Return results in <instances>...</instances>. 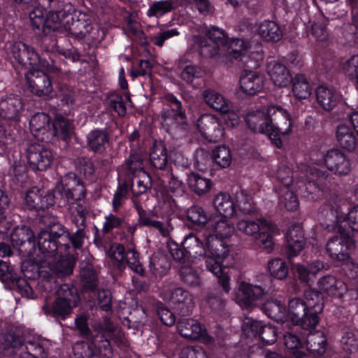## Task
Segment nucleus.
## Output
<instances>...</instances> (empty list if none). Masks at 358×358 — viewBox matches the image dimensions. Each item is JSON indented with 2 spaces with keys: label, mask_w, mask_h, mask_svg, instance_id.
Instances as JSON below:
<instances>
[{
  "label": "nucleus",
  "mask_w": 358,
  "mask_h": 358,
  "mask_svg": "<svg viewBox=\"0 0 358 358\" xmlns=\"http://www.w3.org/2000/svg\"><path fill=\"white\" fill-rule=\"evenodd\" d=\"M245 121L251 131L267 135L278 148L282 145V140L292 134L294 127L290 114L277 104L250 110L245 114Z\"/></svg>",
  "instance_id": "obj_1"
},
{
  "label": "nucleus",
  "mask_w": 358,
  "mask_h": 358,
  "mask_svg": "<svg viewBox=\"0 0 358 358\" xmlns=\"http://www.w3.org/2000/svg\"><path fill=\"white\" fill-rule=\"evenodd\" d=\"M206 36V38L195 37L200 53L205 57H215L220 55L226 47L234 58L241 59L250 47V43L243 39L231 38L228 41L224 31L215 27L208 29Z\"/></svg>",
  "instance_id": "obj_2"
},
{
  "label": "nucleus",
  "mask_w": 358,
  "mask_h": 358,
  "mask_svg": "<svg viewBox=\"0 0 358 358\" xmlns=\"http://www.w3.org/2000/svg\"><path fill=\"white\" fill-rule=\"evenodd\" d=\"M205 241L206 268L218 278L223 290L229 293L231 289L230 276L228 268L223 264L229 257V246L222 240L215 238L213 236L205 237Z\"/></svg>",
  "instance_id": "obj_3"
},
{
  "label": "nucleus",
  "mask_w": 358,
  "mask_h": 358,
  "mask_svg": "<svg viewBox=\"0 0 358 358\" xmlns=\"http://www.w3.org/2000/svg\"><path fill=\"white\" fill-rule=\"evenodd\" d=\"M236 229L246 236H252L256 247L268 253L273 249V236L278 234V231L273 222L264 218L257 220L242 219L236 223Z\"/></svg>",
  "instance_id": "obj_4"
},
{
  "label": "nucleus",
  "mask_w": 358,
  "mask_h": 358,
  "mask_svg": "<svg viewBox=\"0 0 358 358\" xmlns=\"http://www.w3.org/2000/svg\"><path fill=\"white\" fill-rule=\"evenodd\" d=\"M319 214L322 225L329 231H336L350 236L353 231H358V206L345 215L340 208L325 205L320 208Z\"/></svg>",
  "instance_id": "obj_5"
},
{
  "label": "nucleus",
  "mask_w": 358,
  "mask_h": 358,
  "mask_svg": "<svg viewBox=\"0 0 358 358\" xmlns=\"http://www.w3.org/2000/svg\"><path fill=\"white\" fill-rule=\"evenodd\" d=\"M49 69L41 65L33 66L25 74L27 85L32 94L46 99L59 96L54 91L50 74L57 71V68L48 62Z\"/></svg>",
  "instance_id": "obj_6"
},
{
  "label": "nucleus",
  "mask_w": 358,
  "mask_h": 358,
  "mask_svg": "<svg viewBox=\"0 0 358 358\" xmlns=\"http://www.w3.org/2000/svg\"><path fill=\"white\" fill-rule=\"evenodd\" d=\"M68 236V230L62 225H55L50 229L41 230L37 237V243L40 252L44 255L49 264L56 259L58 252L64 251L61 249L62 238Z\"/></svg>",
  "instance_id": "obj_7"
},
{
  "label": "nucleus",
  "mask_w": 358,
  "mask_h": 358,
  "mask_svg": "<svg viewBox=\"0 0 358 358\" xmlns=\"http://www.w3.org/2000/svg\"><path fill=\"white\" fill-rule=\"evenodd\" d=\"M58 259L52 260L49 264L46 260L40 262L38 272L39 276L42 278L39 287H50V283L48 280L52 275L56 274L63 277L70 275L73 272V260L71 256L66 254V252L62 251L58 252Z\"/></svg>",
  "instance_id": "obj_8"
},
{
  "label": "nucleus",
  "mask_w": 358,
  "mask_h": 358,
  "mask_svg": "<svg viewBox=\"0 0 358 358\" xmlns=\"http://www.w3.org/2000/svg\"><path fill=\"white\" fill-rule=\"evenodd\" d=\"M77 358H110L113 352L110 342L102 334H97L90 343H77L73 347Z\"/></svg>",
  "instance_id": "obj_9"
},
{
  "label": "nucleus",
  "mask_w": 358,
  "mask_h": 358,
  "mask_svg": "<svg viewBox=\"0 0 358 358\" xmlns=\"http://www.w3.org/2000/svg\"><path fill=\"white\" fill-rule=\"evenodd\" d=\"M9 54L16 63L29 69L37 65L49 69L48 61L41 59L32 47L23 42H14L9 48Z\"/></svg>",
  "instance_id": "obj_10"
},
{
  "label": "nucleus",
  "mask_w": 358,
  "mask_h": 358,
  "mask_svg": "<svg viewBox=\"0 0 358 358\" xmlns=\"http://www.w3.org/2000/svg\"><path fill=\"white\" fill-rule=\"evenodd\" d=\"M340 236L330 238L326 245V250L331 260L338 264H344L350 258L348 250L355 248V241L350 235L340 234Z\"/></svg>",
  "instance_id": "obj_11"
},
{
  "label": "nucleus",
  "mask_w": 358,
  "mask_h": 358,
  "mask_svg": "<svg viewBox=\"0 0 358 358\" xmlns=\"http://www.w3.org/2000/svg\"><path fill=\"white\" fill-rule=\"evenodd\" d=\"M43 6H48L51 10L46 15L43 27V32L48 35L52 31H64V23L65 20L62 16L65 10H60L62 7L59 0H38Z\"/></svg>",
  "instance_id": "obj_12"
},
{
  "label": "nucleus",
  "mask_w": 358,
  "mask_h": 358,
  "mask_svg": "<svg viewBox=\"0 0 358 358\" xmlns=\"http://www.w3.org/2000/svg\"><path fill=\"white\" fill-rule=\"evenodd\" d=\"M196 128L201 134L209 141H220L224 135V130L219 118L213 114L201 115L197 120Z\"/></svg>",
  "instance_id": "obj_13"
},
{
  "label": "nucleus",
  "mask_w": 358,
  "mask_h": 358,
  "mask_svg": "<svg viewBox=\"0 0 358 358\" xmlns=\"http://www.w3.org/2000/svg\"><path fill=\"white\" fill-rule=\"evenodd\" d=\"M323 175L322 172L315 166H309L308 177L303 175L299 181L296 183L294 189L301 190L303 196L310 200H317L323 196V189L315 182Z\"/></svg>",
  "instance_id": "obj_14"
},
{
  "label": "nucleus",
  "mask_w": 358,
  "mask_h": 358,
  "mask_svg": "<svg viewBox=\"0 0 358 358\" xmlns=\"http://www.w3.org/2000/svg\"><path fill=\"white\" fill-rule=\"evenodd\" d=\"M265 294L264 289L259 285L241 281L234 296V300L240 306L250 308Z\"/></svg>",
  "instance_id": "obj_15"
},
{
  "label": "nucleus",
  "mask_w": 358,
  "mask_h": 358,
  "mask_svg": "<svg viewBox=\"0 0 358 358\" xmlns=\"http://www.w3.org/2000/svg\"><path fill=\"white\" fill-rule=\"evenodd\" d=\"M26 156L30 168L34 171L46 170L53 160L52 151L39 144L29 145Z\"/></svg>",
  "instance_id": "obj_16"
},
{
  "label": "nucleus",
  "mask_w": 358,
  "mask_h": 358,
  "mask_svg": "<svg viewBox=\"0 0 358 358\" xmlns=\"http://www.w3.org/2000/svg\"><path fill=\"white\" fill-rule=\"evenodd\" d=\"M62 16L65 20L64 31L76 36H83L90 31V20L85 13L74 10L71 13H64Z\"/></svg>",
  "instance_id": "obj_17"
},
{
  "label": "nucleus",
  "mask_w": 358,
  "mask_h": 358,
  "mask_svg": "<svg viewBox=\"0 0 358 358\" xmlns=\"http://www.w3.org/2000/svg\"><path fill=\"white\" fill-rule=\"evenodd\" d=\"M327 168L338 176H345L351 171L349 157L339 149H331L324 156Z\"/></svg>",
  "instance_id": "obj_18"
},
{
  "label": "nucleus",
  "mask_w": 358,
  "mask_h": 358,
  "mask_svg": "<svg viewBox=\"0 0 358 358\" xmlns=\"http://www.w3.org/2000/svg\"><path fill=\"white\" fill-rule=\"evenodd\" d=\"M166 103L162 112V124L169 127L175 122H181L185 118V113L182 110L181 102L173 94H166L164 97Z\"/></svg>",
  "instance_id": "obj_19"
},
{
  "label": "nucleus",
  "mask_w": 358,
  "mask_h": 358,
  "mask_svg": "<svg viewBox=\"0 0 358 358\" xmlns=\"http://www.w3.org/2000/svg\"><path fill=\"white\" fill-rule=\"evenodd\" d=\"M178 330L182 337L189 339H201L203 342H211L206 328L197 320L192 318L180 320L178 322Z\"/></svg>",
  "instance_id": "obj_20"
},
{
  "label": "nucleus",
  "mask_w": 358,
  "mask_h": 358,
  "mask_svg": "<svg viewBox=\"0 0 358 358\" xmlns=\"http://www.w3.org/2000/svg\"><path fill=\"white\" fill-rule=\"evenodd\" d=\"M303 301L310 315V318L305 320L306 324L317 325L319 322L318 314L323 310L321 294L315 289H308L304 293V301Z\"/></svg>",
  "instance_id": "obj_21"
},
{
  "label": "nucleus",
  "mask_w": 358,
  "mask_h": 358,
  "mask_svg": "<svg viewBox=\"0 0 358 358\" xmlns=\"http://www.w3.org/2000/svg\"><path fill=\"white\" fill-rule=\"evenodd\" d=\"M309 166L301 164L294 172L286 165L280 166L276 171V178L284 186L283 189H289L296 187V183L299 181L303 175L308 177Z\"/></svg>",
  "instance_id": "obj_22"
},
{
  "label": "nucleus",
  "mask_w": 358,
  "mask_h": 358,
  "mask_svg": "<svg viewBox=\"0 0 358 358\" xmlns=\"http://www.w3.org/2000/svg\"><path fill=\"white\" fill-rule=\"evenodd\" d=\"M303 301L295 298L289 301L287 310V320H290L293 324L301 325L303 329H312L316 325L306 324L305 320L310 318V313L306 308Z\"/></svg>",
  "instance_id": "obj_23"
},
{
  "label": "nucleus",
  "mask_w": 358,
  "mask_h": 358,
  "mask_svg": "<svg viewBox=\"0 0 358 358\" xmlns=\"http://www.w3.org/2000/svg\"><path fill=\"white\" fill-rule=\"evenodd\" d=\"M61 185L66 199L80 201L85 196V188L83 182L74 173H69L62 178Z\"/></svg>",
  "instance_id": "obj_24"
},
{
  "label": "nucleus",
  "mask_w": 358,
  "mask_h": 358,
  "mask_svg": "<svg viewBox=\"0 0 358 358\" xmlns=\"http://www.w3.org/2000/svg\"><path fill=\"white\" fill-rule=\"evenodd\" d=\"M229 218V217H221L218 215L210 217L208 227L213 234L212 236L215 238L222 240L231 237L234 234V224Z\"/></svg>",
  "instance_id": "obj_25"
},
{
  "label": "nucleus",
  "mask_w": 358,
  "mask_h": 358,
  "mask_svg": "<svg viewBox=\"0 0 358 358\" xmlns=\"http://www.w3.org/2000/svg\"><path fill=\"white\" fill-rule=\"evenodd\" d=\"M30 130L32 134L39 141H48L52 136L50 126V117L43 113L33 115L29 121Z\"/></svg>",
  "instance_id": "obj_26"
},
{
  "label": "nucleus",
  "mask_w": 358,
  "mask_h": 358,
  "mask_svg": "<svg viewBox=\"0 0 358 358\" xmlns=\"http://www.w3.org/2000/svg\"><path fill=\"white\" fill-rule=\"evenodd\" d=\"M173 308L182 314H188L194 307L193 297L181 288H176L169 295L164 296Z\"/></svg>",
  "instance_id": "obj_27"
},
{
  "label": "nucleus",
  "mask_w": 358,
  "mask_h": 358,
  "mask_svg": "<svg viewBox=\"0 0 358 358\" xmlns=\"http://www.w3.org/2000/svg\"><path fill=\"white\" fill-rule=\"evenodd\" d=\"M267 73L273 85L278 87H287L293 79L288 69L276 62L268 64Z\"/></svg>",
  "instance_id": "obj_28"
},
{
  "label": "nucleus",
  "mask_w": 358,
  "mask_h": 358,
  "mask_svg": "<svg viewBox=\"0 0 358 358\" xmlns=\"http://www.w3.org/2000/svg\"><path fill=\"white\" fill-rule=\"evenodd\" d=\"M287 255L291 257L296 256L303 248L305 241L302 227L300 225H292L287 231Z\"/></svg>",
  "instance_id": "obj_29"
},
{
  "label": "nucleus",
  "mask_w": 358,
  "mask_h": 358,
  "mask_svg": "<svg viewBox=\"0 0 358 358\" xmlns=\"http://www.w3.org/2000/svg\"><path fill=\"white\" fill-rule=\"evenodd\" d=\"M23 108L21 99L17 95H10L0 99V117L17 120Z\"/></svg>",
  "instance_id": "obj_30"
},
{
  "label": "nucleus",
  "mask_w": 358,
  "mask_h": 358,
  "mask_svg": "<svg viewBox=\"0 0 358 358\" xmlns=\"http://www.w3.org/2000/svg\"><path fill=\"white\" fill-rule=\"evenodd\" d=\"M141 175L144 178L146 172L143 168V159L138 153L131 154L125 163L122 166L120 177L124 179L130 180L133 177Z\"/></svg>",
  "instance_id": "obj_31"
},
{
  "label": "nucleus",
  "mask_w": 358,
  "mask_h": 358,
  "mask_svg": "<svg viewBox=\"0 0 358 358\" xmlns=\"http://www.w3.org/2000/svg\"><path fill=\"white\" fill-rule=\"evenodd\" d=\"M317 284L322 291L334 297L341 298L348 291L345 283L333 275H326L321 278Z\"/></svg>",
  "instance_id": "obj_32"
},
{
  "label": "nucleus",
  "mask_w": 358,
  "mask_h": 358,
  "mask_svg": "<svg viewBox=\"0 0 358 358\" xmlns=\"http://www.w3.org/2000/svg\"><path fill=\"white\" fill-rule=\"evenodd\" d=\"M213 204L219 216L233 217L236 214L235 199L229 194L223 192L217 194L213 198Z\"/></svg>",
  "instance_id": "obj_33"
},
{
  "label": "nucleus",
  "mask_w": 358,
  "mask_h": 358,
  "mask_svg": "<svg viewBox=\"0 0 358 358\" xmlns=\"http://www.w3.org/2000/svg\"><path fill=\"white\" fill-rule=\"evenodd\" d=\"M182 247L189 257H204L206 245L205 238H201L199 234L190 233L182 241Z\"/></svg>",
  "instance_id": "obj_34"
},
{
  "label": "nucleus",
  "mask_w": 358,
  "mask_h": 358,
  "mask_svg": "<svg viewBox=\"0 0 358 358\" xmlns=\"http://www.w3.org/2000/svg\"><path fill=\"white\" fill-rule=\"evenodd\" d=\"M240 87L246 94L254 95L264 87L263 78L254 71H245L240 78Z\"/></svg>",
  "instance_id": "obj_35"
},
{
  "label": "nucleus",
  "mask_w": 358,
  "mask_h": 358,
  "mask_svg": "<svg viewBox=\"0 0 358 358\" xmlns=\"http://www.w3.org/2000/svg\"><path fill=\"white\" fill-rule=\"evenodd\" d=\"M265 314L275 321H287V309L282 297L271 298L265 301L262 308Z\"/></svg>",
  "instance_id": "obj_36"
},
{
  "label": "nucleus",
  "mask_w": 358,
  "mask_h": 358,
  "mask_svg": "<svg viewBox=\"0 0 358 358\" xmlns=\"http://www.w3.org/2000/svg\"><path fill=\"white\" fill-rule=\"evenodd\" d=\"M203 98L205 103L210 108L220 113L228 112L231 108V102L222 94L212 89H207L203 92Z\"/></svg>",
  "instance_id": "obj_37"
},
{
  "label": "nucleus",
  "mask_w": 358,
  "mask_h": 358,
  "mask_svg": "<svg viewBox=\"0 0 358 358\" xmlns=\"http://www.w3.org/2000/svg\"><path fill=\"white\" fill-rule=\"evenodd\" d=\"M109 135L103 130L94 129L87 135V145L89 149L96 153L103 152L109 145Z\"/></svg>",
  "instance_id": "obj_38"
},
{
  "label": "nucleus",
  "mask_w": 358,
  "mask_h": 358,
  "mask_svg": "<svg viewBox=\"0 0 358 358\" xmlns=\"http://www.w3.org/2000/svg\"><path fill=\"white\" fill-rule=\"evenodd\" d=\"M326 269V264L321 261H315L311 264L295 265L296 273L301 282L309 284L321 271Z\"/></svg>",
  "instance_id": "obj_39"
},
{
  "label": "nucleus",
  "mask_w": 358,
  "mask_h": 358,
  "mask_svg": "<svg viewBox=\"0 0 358 358\" xmlns=\"http://www.w3.org/2000/svg\"><path fill=\"white\" fill-rule=\"evenodd\" d=\"M327 340L320 331H310L306 338V348L313 355L321 356L326 350Z\"/></svg>",
  "instance_id": "obj_40"
},
{
  "label": "nucleus",
  "mask_w": 358,
  "mask_h": 358,
  "mask_svg": "<svg viewBox=\"0 0 358 358\" xmlns=\"http://www.w3.org/2000/svg\"><path fill=\"white\" fill-rule=\"evenodd\" d=\"M317 103L326 110H331L338 101V95L336 92L324 85H320L315 90Z\"/></svg>",
  "instance_id": "obj_41"
},
{
  "label": "nucleus",
  "mask_w": 358,
  "mask_h": 358,
  "mask_svg": "<svg viewBox=\"0 0 358 358\" xmlns=\"http://www.w3.org/2000/svg\"><path fill=\"white\" fill-rule=\"evenodd\" d=\"M57 297L58 298V303L64 301L65 302L66 309H73L76 307L78 302V295L76 288L69 284H62L57 289Z\"/></svg>",
  "instance_id": "obj_42"
},
{
  "label": "nucleus",
  "mask_w": 358,
  "mask_h": 358,
  "mask_svg": "<svg viewBox=\"0 0 358 358\" xmlns=\"http://www.w3.org/2000/svg\"><path fill=\"white\" fill-rule=\"evenodd\" d=\"M257 33L266 41H278L282 36V32L278 25L269 20L262 22L257 29Z\"/></svg>",
  "instance_id": "obj_43"
},
{
  "label": "nucleus",
  "mask_w": 358,
  "mask_h": 358,
  "mask_svg": "<svg viewBox=\"0 0 358 358\" xmlns=\"http://www.w3.org/2000/svg\"><path fill=\"white\" fill-rule=\"evenodd\" d=\"M336 139L341 148L353 151L356 147V138L352 129L345 124H340L336 130Z\"/></svg>",
  "instance_id": "obj_44"
},
{
  "label": "nucleus",
  "mask_w": 358,
  "mask_h": 358,
  "mask_svg": "<svg viewBox=\"0 0 358 358\" xmlns=\"http://www.w3.org/2000/svg\"><path fill=\"white\" fill-rule=\"evenodd\" d=\"M43 288L44 292L42 294V296L45 299V303L42 306V308L46 315L64 316L71 312L72 309H64L65 308V301L58 303V298L57 297L54 301H52L50 299H49L48 293L47 292V289L49 287Z\"/></svg>",
  "instance_id": "obj_45"
},
{
  "label": "nucleus",
  "mask_w": 358,
  "mask_h": 358,
  "mask_svg": "<svg viewBox=\"0 0 358 358\" xmlns=\"http://www.w3.org/2000/svg\"><path fill=\"white\" fill-rule=\"evenodd\" d=\"M150 161L157 169H163L168 163L166 150L162 142H155L150 152Z\"/></svg>",
  "instance_id": "obj_46"
},
{
  "label": "nucleus",
  "mask_w": 358,
  "mask_h": 358,
  "mask_svg": "<svg viewBox=\"0 0 358 358\" xmlns=\"http://www.w3.org/2000/svg\"><path fill=\"white\" fill-rule=\"evenodd\" d=\"M292 92L297 99H306L312 94V87L305 76L297 74L292 80Z\"/></svg>",
  "instance_id": "obj_47"
},
{
  "label": "nucleus",
  "mask_w": 358,
  "mask_h": 358,
  "mask_svg": "<svg viewBox=\"0 0 358 358\" xmlns=\"http://www.w3.org/2000/svg\"><path fill=\"white\" fill-rule=\"evenodd\" d=\"M178 0H160L152 2L147 11L148 17H160L172 11Z\"/></svg>",
  "instance_id": "obj_48"
},
{
  "label": "nucleus",
  "mask_w": 358,
  "mask_h": 358,
  "mask_svg": "<svg viewBox=\"0 0 358 358\" xmlns=\"http://www.w3.org/2000/svg\"><path fill=\"white\" fill-rule=\"evenodd\" d=\"M187 182L190 189L199 195L209 192L212 185L210 179L194 173L188 176Z\"/></svg>",
  "instance_id": "obj_49"
},
{
  "label": "nucleus",
  "mask_w": 358,
  "mask_h": 358,
  "mask_svg": "<svg viewBox=\"0 0 358 358\" xmlns=\"http://www.w3.org/2000/svg\"><path fill=\"white\" fill-rule=\"evenodd\" d=\"M73 132V124L67 119L57 116L53 124V129L52 130V136L55 135L57 137L66 140Z\"/></svg>",
  "instance_id": "obj_50"
},
{
  "label": "nucleus",
  "mask_w": 358,
  "mask_h": 358,
  "mask_svg": "<svg viewBox=\"0 0 358 358\" xmlns=\"http://www.w3.org/2000/svg\"><path fill=\"white\" fill-rule=\"evenodd\" d=\"M298 189L292 187L289 189H282V195L279 197L280 203L288 211H294L298 209L299 202L295 193Z\"/></svg>",
  "instance_id": "obj_51"
},
{
  "label": "nucleus",
  "mask_w": 358,
  "mask_h": 358,
  "mask_svg": "<svg viewBox=\"0 0 358 358\" xmlns=\"http://www.w3.org/2000/svg\"><path fill=\"white\" fill-rule=\"evenodd\" d=\"M284 343L296 357L302 358L305 355L303 344L296 335L290 333L285 334Z\"/></svg>",
  "instance_id": "obj_52"
},
{
  "label": "nucleus",
  "mask_w": 358,
  "mask_h": 358,
  "mask_svg": "<svg viewBox=\"0 0 358 358\" xmlns=\"http://www.w3.org/2000/svg\"><path fill=\"white\" fill-rule=\"evenodd\" d=\"M26 352L22 358H45V350L43 343L39 341H28L25 345Z\"/></svg>",
  "instance_id": "obj_53"
},
{
  "label": "nucleus",
  "mask_w": 358,
  "mask_h": 358,
  "mask_svg": "<svg viewBox=\"0 0 358 358\" xmlns=\"http://www.w3.org/2000/svg\"><path fill=\"white\" fill-rule=\"evenodd\" d=\"M85 237V232L83 228L78 229L72 236H70L68 231V236L62 238L63 243H61V249H63L64 252H67L70 243H71L76 249L80 248L83 246Z\"/></svg>",
  "instance_id": "obj_54"
},
{
  "label": "nucleus",
  "mask_w": 358,
  "mask_h": 358,
  "mask_svg": "<svg viewBox=\"0 0 358 358\" xmlns=\"http://www.w3.org/2000/svg\"><path fill=\"white\" fill-rule=\"evenodd\" d=\"M268 267L271 275L280 280L286 278L289 273L286 263L280 258L269 261Z\"/></svg>",
  "instance_id": "obj_55"
},
{
  "label": "nucleus",
  "mask_w": 358,
  "mask_h": 358,
  "mask_svg": "<svg viewBox=\"0 0 358 358\" xmlns=\"http://www.w3.org/2000/svg\"><path fill=\"white\" fill-rule=\"evenodd\" d=\"M187 217L189 221L198 226H204L209 222L208 216L205 210L200 206H194L188 208Z\"/></svg>",
  "instance_id": "obj_56"
},
{
  "label": "nucleus",
  "mask_w": 358,
  "mask_h": 358,
  "mask_svg": "<svg viewBox=\"0 0 358 358\" xmlns=\"http://www.w3.org/2000/svg\"><path fill=\"white\" fill-rule=\"evenodd\" d=\"M236 209L239 208L244 213H251L255 210V204L251 196L244 191L237 193L235 198Z\"/></svg>",
  "instance_id": "obj_57"
},
{
  "label": "nucleus",
  "mask_w": 358,
  "mask_h": 358,
  "mask_svg": "<svg viewBox=\"0 0 358 358\" xmlns=\"http://www.w3.org/2000/svg\"><path fill=\"white\" fill-rule=\"evenodd\" d=\"M215 162L222 168L228 167L231 162V155L229 150L225 146H218L213 151Z\"/></svg>",
  "instance_id": "obj_58"
},
{
  "label": "nucleus",
  "mask_w": 358,
  "mask_h": 358,
  "mask_svg": "<svg viewBox=\"0 0 358 358\" xmlns=\"http://www.w3.org/2000/svg\"><path fill=\"white\" fill-rule=\"evenodd\" d=\"M169 267L167 258L161 253H155L150 260V268L155 274H162Z\"/></svg>",
  "instance_id": "obj_59"
},
{
  "label": "nucleus",
  "mask_w": 358,
  "mask_h": 358,
  "mask_svg": "<svg viewBox=\"0 0 358 358\" xmlns=\"http://www.w3.org/2000/svg\"><path fill=\"white\" fill-rule=\"evenodd\" d=\"M340 343L342 349L348 353L355 352L358 348L357 339L352 331H346L343 332Z\"/></svg>",
  "instance_id": "obj_60"
},
{
  "label": "nucleus",
  "mask_w": 358,
  "mask_h": 358,
  "mask_svg": "<svg viewBox=\"0 0 358 358\" xmlns=\"http://www.w3.org/2000/svg\"><path fill=\"white\" fill-rule=\"evenodd\" d=\"M130 185L131 184L129 182L124 180L122 185L117 188L112 201L113 210L114 212L119 210L123 201L127 196Z\"/></svg>",
  "instance_id": "obj_61"
},
{
  "label": "nucleus",
  "mask_w": 358,
  "mask_h": 358,
  "mask_svg": "<svg viewBox=\"0 0 358 358\" xmlns=\"http://www.w3.org/2000/svg\"><path fill=\"white\" fill-rule=\"evenodd\" d=\"M343 71L348 78L355 80L358 87V55L352 56L343 64Z\"/></svg>",
  "instance_id": "obj_62"
},
{
  "label": "nucleus",
  "mask_w": 358,
  "mask_h": 358,
  "mask_svg": "<svg viewBox=\"0 0 358 358\" xmlns=\"http://www.w3.org/2000/svg\"><path fill=\"white\" fill-rule=\"evenodd\" d=\"M132 178L136 180V185H134L133 180L130 181V180L127 179H124V180H126L131 184L129 189H131L133 194L136 196H138L145 193L148 189V185L149 182V177L148 174L146 173V176L145 178L141 175H138L136 177H133Z\"/></svg>",
  "instance_id": "obj_63"
},
{
  "label": "nucleus",
  "mask_w": 358,
  "mask_h": 358,
  "mask_svg": "<svg viewBox=\"0 0 358 358\" xmlns=\"http://www.w3.org/2000/svg\"><path fill=\"white\" fill-rule=\"evenodd\" d=\"M124 222V218L110 213L105 216L102 231L104 234L110 232L113 229L120 227Z\"/></svg>",
  "instance_id": "obj_64"
}]
</instances>
